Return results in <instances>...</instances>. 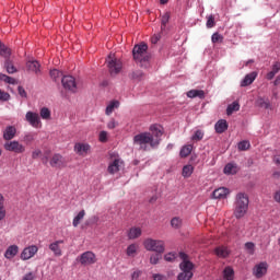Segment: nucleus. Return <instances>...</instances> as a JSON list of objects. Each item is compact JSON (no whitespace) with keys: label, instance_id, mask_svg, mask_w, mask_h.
<instances>
[{"label":"nucleus","instance_id":"obj_1","mask_svg":"<svg viewBox=\"0 0 280 280\" xmlns=\"http://www.w3.org/2000/svg\"><path fill=\"white\" fill-rule=\"evenodd\" d=\"M150 130L151 132H141L133 137V145L142 152H148L150 148H156L161 143L163 131L156 125H152Z\"/></svg>","mask_w":280,"mask_h":280},{"label":"nucleus","instance_id":"obj_2","mask_svg":"<svg viewBox=\"0 0 280 280\" xmlns=\"http://www.w3.org/2000/svg\"><path fill=\"white\" fill-rule=\"evenodd\" d=\"M132 56L136 65H139L141 69H150V58L152 56L148 52V44L141 43L135 45Z\"/></svg>","mask_w":280,"mask_h":280},{"label":"nucleus","instance_id":"obj_3","mask_svg":"<svg viewBox=\"0 0 280 280\" xmlns=\"http://www.w3.org/2000/svg\"><path fill=\"white\" fill-rule=\"evenodd\" d=\"M248 205H250V200L248 199V195L246 192L236 194L233 212L236 220H242V218L248 213Z\"/></svg>","mask_w":280,"mask_h":280},{"label":"nucleus","instance_id":"obj_4","mask_svg":"<svg viewBox=\"0 0 280 280\" xmlns=\"http://www.w3.org/2000/svg\"><path fill=\"white\" fill-rule=\"evenodd\" d=\"M179 257L182 262L179 264V269L182 272L178 273L177 280H191L194 279V262L189 260L187 254L180 252Z\"/></svg>","mask_w":280,"mask_h":280},{"label":"nucleus","instance_id":"obj_5","mask_svg":"<svg viewBox=\"0 0 280 280\" xmlns=\"http://www.w3.org/2000/svg\"><path fill=\"white\" fill-rule=\"evenodd\" d=\"M143 246L145 250H149L151 253H165V242L161 240L145 238L143 241Z\"/></svg>","mask_w":280,"mask_h":280},{"label":"nucleus","instance_id":"obj_6","mask_svg":"<svg viewBox=\"0 0 280 280\" xmlns=\"http://www.w3.org/2000/svg\"><path fill=\"white\" fill-rule=\"evenodd\" d=\"M106 65L110 75H117V73L121 72V69L124 67L121 59L115 57V54L113 52L108 55L106 59Z\"/></svg>","mask_w":280,"mask_h":280},{"label":"nucleus","instance_id":"obj_7","mask_svg":"<svg viewBox=\"0 0 280 280\" xmlns=\"http://www.w3.org/2000/svg\"><path fill=\"white\" fill-rule=\"evenodd\" d=\"M4 150L7 152H14V154H23L25 152V145L16 140H9L4 143Z\"/></svg>","mask_w":280,"mask_h":280},{"label":"nucleus","instance_id":"obj_8","mask_svg":"<svg viewBox=\"0 0 280 280\" xmlns=\"http://www.w3.org/2000/svg\"><path fill=\"white\" fill-rule=\"evenodd\" d=\"M78 260L80 261L81 266H93V264L97 262V257L93 252H85L80 255Z\"/></svg>","mask_w":280,"mask_h":280},{"label":"nucleus","instance_id":"obj_9","mask_svg":"<svg viewBox=\"0 0 280 280\" xmlns=\"http://www.w3.org/2000/svg\"><path fill=\"white\" fill-rule=\"evenodd\" d=\"M253 275L256 279H262V277H266V275H268V262L261 261L256 264L253 268Z\"/></svg>","mask_w":280,"mask_h":280},{"label":"nucleus","instance_id":"obj_10","mask_svg":"<svg viewBox=\"0 0 280 280\" xmlns=\"http://www.w3.org/2000/svg\"><path fill=\"white\" fill-rule=\"evenodd\" d=\"M61 84L66 91H70L71 93H75V91H78V83H75V78L72 75L62 77Z\"/></svg>","mask_w":280,"mask_h":280},{"label":"nucleus","instance_id":"obj_11","mask_svg":"<svg viewBox=\"0 0 280 280\" xmlns=\"http://www.w3.org/2000/svg\"><path fill=\"white\" fill-rule=\"evenodd\" d=\"M25 120L33 128H40V126H43V122L40 121V116L38 115V113L27 112L25 115Z\"/></svg>","mask_w":280,"mask_h":280},{"label":"nucleus","instance_id":"obj_12","mask_svg":"<svg viewBox=\"0 0 280 280\" xmlns=\"http://www.w3.org/2000/svg\"><path fill=\"white\" fill-rule=\"evenodd\" d=\"M50 166L57 167L58 170H62V167H67V162L65 161V158L60 153H55L50 161Z\"/></svg>","mask_w":280,"mask_h":280},{"label":"nucleus","instance_id":"obj_13","mask_svg":"<svg viewBox=\"0 0 280 280\" xmlns=\"http://www.w3.org/2000/svg\"><path fill=\"white\" fill-rule=\"evenodd\" d=\"M36 253H38V246L31 245L22 250L20 258L22 261H27V259H32Z\"/></svg>","mask_w":280,"mask_h":280},{"label":"nucleus","instance_id":"obj_14","mask_svg":"<svg viewBox=\"0 0 280 280\" xmlns=\"http://www.w3.org/2000/svg\"><path fill=\"white\" fill-rule=\"evenodd\" d=\"M74 152L79 156H86L89 152H91V144L83 143V142H77L74 144Z\"/></svg>","mask_w":280,"mask_h":280},{"label":"nucleus","instance_id":"obj_15","mask_svg":"<svg viewBox=\"0 0 280 280\" xmlns=\"http://www.w3.org/2000/svg\"><path fill=\"white\" fill-rule=\"evenodd\" d=\"M60 244H65V241H55L48 245L49 250H51L55 257H62V248L60 247Z\"/></svg>","mask_w":280,"mask_h":280},{"label":"nucleus","instance_id":"obj_16","mask_svg":"<svg viewBox=\"0 0 280 280\" xmlns=\"http://www.w3.org/2000/svg\"><path fill=\"white\" fill-rule=\"evenodd\" d=\"M229 194H231V190H229V188L220 187L213 190L212 198H214V200H224L229 196Z\"/></svg>","mask_w":280,"mask_h":280},{"label":"nucleus","instance_id":"obj_17","mask_svg":"<svg viewBox=\"0 0 280 280\" xmlns=\"http://www.w3.org/2000/svg\"><path fill=\"white\" fill-rule=\"evenodd\" d=\"M121 165H124V162L120 159H115L107 167L108 174H117L121 170Z\"/></svg>","mask_w":280,"mask_h":280},{"label":"nucleus","instance_id":"obj_18","mask_svg":"<svg viewBox=\"0 0 280 280\" xmlns=\"http://www.w3.org/2000/svg\"><path fill=\"white\" fill-rule=\"evenodd\" d=\"M143 233V230L139 226H132L127 233L128 240H139Z\"/></svg>","mask_w":280,"mask_h":280},{"label":"nucleus","instance_id":"obj_19","mask_svg":"<svg viewBox=\"0 0 280 280\" xmlns=\"http://www.w3.org/2000/svg\"><path fill=\"white\" fill-rule=\"evenodd\" d=\"M14 137H16V127L8 126L3 131L4 141H11Z\"/></svg>","mask_w":280,"mask_h":280},{"label":"nucleus","instance_id":"obj_20","mask_svg":"<svg viewBox=\"0 0 280 280\" xmlns=\"http://www.w3.org/2000/svg\"><path fill=\"white\" fill-rule=\"evenodd\" d=\"M214 129L218 135H222L223 132H226V130H229V122H226L225 119H220L215 122Z\"/></svg>","mask_w":280,"mask_h":280},{"label":"nucleus","instance_id":"obj_21","mask_svg":"<svg viewBox=\"0 0 280 280\" xmlns=\"http://www.w3.org/2000/svg\"><path fill=\"white\" fill-rule=\"evenodd\" d=\"M257 80V72L253 71L245 75L244 80L241 82V86H250Z\"/></svg>","mask_w":280,"mask_h":280},{"label":"nucleus","instance_id":"obj_22","mask_svg":"<svg viewBox=\"0 0 280 280\" xmlns=\"http://www.w3.org/2000/svg\"><path fill=\"white\" fill-rule=\"evenodd\" d=\"M16 255H19V246L16 245H10L4 253L5 259H14Z\"/></svg>","mask_w":280,"mask_h":280},{"label":"nucleus","instance_id":"obj_23","mask_svg":"<svg viewBox=\"0 0 280 280\" xmlns=\"http://www.w3.org/2000/svg\"><path fill=\"white\" fill-rule=\"evenodd\" d=\"M27 71L33 73H40V63L37 60H30L26 62Z\"/></svg>","mask_w":280,"mask_h":280},{"label":"nucleus","instance_id":"obj_24","mask_svg":"<svg viewBox=\"0 0 280 280\" xmlns=\"http://www.w3.org/2000/svg\"><path fill=\"white\" fill-rule=\"evenodd\" d=\"M214 254L217 255V257H220L221 259H226V257L231 255V252L229 250L228 247L219 246L214 249Z\"/></svg>","mask_w":280,"mask_h":280},{"label":"nucleus","instance_id":"obj_25","mask_svg":"<svg viewBox=\"0 0 280 280\" xmlns=\"http://www.w3.org/2000/svg\"><path fill=\"white\" fill-rule=\"evenodd\" d=\"M194 150V145L191 144H185L180 151H179V156L180 159H187V156H189V154H191Z\"/></svg>","mask_w":280,"mask_h":280},{"label":"nucleus","instance_id":"obj_26","mask_svg":"<svg viewBox=\"0 0 280 280\" xmlns=\"http://www.w3.org/2000/svg\"><path fill=\"white\" fill-rule=\"evenodd\" d=\"M187 97L194 98L199 97V100H205V91L202 90H190L187 92Z\"/></svg>","mask_w":280,"mask_h":280},{"label":"nucleus","instance_id":"obj_27","mask_svg":"<svg viewBox=\"0 0 280 280\" xmlns=\"http://www.w3.org/2000/svg\"><path fill=\"white\" fill-rule=\"evenodd\" d=\"M235 271L231 267H225L223 270V280H234Z\"/></svg>","mask_w":280,"mask_h":280},{"label":"nucleus","instance_id":"obj_28","mask_svg":"<svg viewBox=\"0 0 280 280\" xmlns=\"http://www.w3.org/2000/svg\"><path fill=\"white\" fill-rule=\"evenodd\" d=\"M84 215H86V211L81 210L73 219L72 226L78 228L80 226V223L82 220H84Z\"/></svg>","mask_w":280,"mask_h":280},{"label":"nucleus","instance_id":"obj_29","mask_svg":"<svg viewBox=\"0 0 280 280\" xmlns=\"http://www.w3.org/2000/svg\"><path fill=\"white\" fill-rule=\"evenodd\" d=\"M224 174L233 175L237 172V165L234 163H228L223 170Z\"/></svg>","mask_w":280,"mask_h":280},{"label":"nucleus","instance_id":"obj_30","mask_svg":"<svg viewBox=\"0 0 280 280\" xmlns=\"http://www.w3.org/2000/svg\"><path fill=\"white\" fill-rule=\"evenodd\" d=\"M115 108H119V102L118 101H112L106 109H105V115H113V110H115Z\"/></svg>","mask_w":280,"mask_h":280},{"label":"nucleus","instance_id":"obj_31","mask_svg":"<svg viewBox=\"0 0 280 280\" xmlns=\"http://www.w3.org/2000/svg\"><path fill=\"white\" fill-rule=\"evenodd\" d=\"M194 174V166L191 164L185 165L182 171L184 178H189Z\"/></svg>","mask_w":280,"mask_h":280},{"label":"nucleus","instance_id":"obj_32","mask_svg":"<svg viewBox=\"0 0 280 280\" xmlns=\"http://www.w3.org/2000/svg\"><path fill=\"white\" fill-rule=\"evenodd\" d=\"M137 250H139V245L137 244H130L127 247V256L128 257H135V255H137Z\"/></svg>","mask_w":280,"mask_h":280},{"label":"nucleus","instance_id":"obj_33","mask_svg":"<svg viewBox=\"0 0 280 280\" xmlns=\"http://www.w3.org/2000/svg\"><path fill=\"white\" fill-rule=\"evenodd\" d=\"M162 259H163V254H161V253L152 254L150 256V264L152 266H156V264H159V261Z\"/></svg>","mask_w":280,"mask_h":280},{"label":"nucleus","instance_id":"obj_34","mask_svg":"<svg viewBox=\"0 0 280 280\" xmlns=\"http://www.w3.org/2000/svg\"><path fill=\"white\" fill-rule=\"evenodd\" d=\"M167 23H170V12H166L162 15V20H161L162 32H165V27H167Z\"/></svg>","mask_w":280,"mask_h":280},{"label":"nucleus","instance_id":"obj_35","mask_svg":"<svg viewBox=\"0 0 280 280\" xmlns=\"http://www.w3.org/2000/svg\"><path fill=\"white\" fill-rule=\"evenodd\" d=\"M240 110V103L237 102H233L232 104H230L226 108V115H231L232 113H235Z\"/></svg>","mask_w":280,"mask_h":280},{"label":"nucleus","instance_id":"obj_36","mask_svg":"<svg viewBox=\"0 0 280 280\" xmlns=\"http://www.w3.org/2000/svg\"><path fill=\"white\" fill-rule=\"evenodd\" d=\"M237 148L241 152H246V150L250 149V142L248 140H243L238 142Z\"/></svg>","mask_w":280,"mask_h":280},{"label":"nucleus","instance_id":"obj_37","mask_svg":"<svg viewBox=\"0 0 280 280\" xmlns=\"http://www.w3.org/2000/svg\"><path fill=\"white\" fill-rule=\"evenodd\" d=\"M171 226L173 229H180V226H183V219L178 218V217H174L171 220Z\"/></svg>","mask_w":280,"mask_h":280},{"label":"nucleus","instance_id":"obj_38","mask_svg":"<svg viewBox=\"0 0 280 280\" xmlns=\"http://www.w3.org/2000/svg\"><path fill=\"white\" fill-rule=\"evenodd\" d=\"M42 119H51V110L47 107H43L39 112Z\"/></svg>","mask_w":280,"mask_h":280},{"label":"nucleus","instance_id":"obj_39","mask_svg":"<svg viewBox=\"0 0 280 280\" xmlns=\"http://www.w3.org/2000/svg\"><path fill=\"white\" fill-rule=\"evenodd\" d=\"M50 78L55 82H58V80H60V78H62V72H60L58 69L50 70Z\"/></svg>","mask_w":280,"mask_h":280},{"label":"nucleus","instance_id":"obj_40","mask_svg":"<svg viewBox=\"0 0 280 280\" xmlns=\"http://www.w3.org/2000/svg\"><path fill=\"white\" fill-rule=\"evenodd\" d=\"M0 80H2V82H5L7 84H15L16 80L12 77H8L7 74H0Z\"/></svg>","mask_w":280,"mask_h":280},{"label":"nucleus","instance_id":"obj_41","mask_svg":"<svg viewBox=\"0 0 280 280\" xmlns=\"http://www.w3.org/2000/svg\"><path fill=\"white\" fill-rule=\"evenodd\" d=\"M205 138V132H202V130H197L195 131L194 136L191 137L192 141H202V139Z\"/></svg>","mask_w":280,"mask_h":280},{"label":"nucleus","instance_id":"obj_42","mask_svg":"<svg viewBox=\"0 0 280 280\" xmlns=\"http://www.w3.org/2000/svg\"><path fill=\"white\" fill-rule=\"evenodd\" d=\"M4 67L8 71V73H16V68L14 67V65H12V62L10 60L5 61Z\"/></svg>","mask_w":280,"mask_h":280},{"label":"nucleus","instance_id":"obj_43","mask_svg":"<svg viewBox=\"0 0 280 280\" xmlns=\"http://www.w3.org/2000/svg\"><path fill=\"white\" fill-rule=\"evenodd\" d=\"M246 250H248L249 255H255V243L248 242L245 244Z\"/></svg>","mask_w":280,"mask_h":280},{"label":"nucleus","instance_id":"obj_44","mask_svg":"<svg viewBox=\"0 0 280 280\" xmlns=\"http://www.w3.org/2000/svg\"><path fill=\"white\" fill-rule=\"evenodd\" d=\"M206 25L209 30H211V27H215V18H213V15L208 16Z\"/></svg>","mask_w":280,"mask_h":280},{"label":"nucleus","instance_id":"obj_45","mask_svg":"<svg viewBox=\"0 0 280 280\" xmlns=\"http://www.w3.org/2000/svg\"><path fill=\"white\" fill-rule=\"evenodd\" d=\"M144 73H143V71H141V70H137V71H135L133 73H132V78L135 79V80H143V78H144Z\"/></svg>","mask_w":280,"mask_h":280},{"label":"nucleus","instance_id":"obj_46","mask_svg":"<svg viewBox=\"0 0 280 280\" xmlns=\"http://www.w3.org/2000/svg\"><path fill=\"white\" fill-rule=\"evenodd\" d=\"M10 100V93L0 90V101L1 102H8Z\"/></svg>","mask_w":280,"mask_h":280},{"label":"nucleus","instance_id":"obj_47","mask_svg":"<svg viewBox=\"0 0 280 280\" xmlns=\"http://www.w3.org/2000/svg\"><path fill=\"white\" fill-rule=\"evenodd\" d=\"M0 56L8 57L10 56V49H8L4 45L0 42Z\"/></svg>","mask_w":280,"mask_h":280},{"label":"nucleus","instance_id":"obj_48","mask_svg":"<svg viewBox=\"0 0 280 280\" xmlns=\"http://www.w3.org/2000/svg\"><path fill=\"white\" fill-rule=\"evenodd\" d=\"M98 140L101 141V143H106V141H108V132L101 131L98 136Z\"/></svg>","mask_w":280,"mask_h":280},{"label":"nucleus","instance_id":"obj_49","mask_svg":"<svg viewBox=\"0 0 280 280\" xmlns=\"http://www.w3.org/2000/svg\"><path fill=\"white\" fill-rule=\"evenodd\" d=\"M271 71L275 72L276 74L279 73V71H280V62L279 61H276L272 63Z\"/></svg>","mask_w":280,"mask_h":280},{"label":"nucleus","instance_id":"obj_50","mask_svg":"<svg viewBox=\"0 0 280 280\" xmlns=\"http://www.w3.org/2000/svg\"><path fill=\"white\" fill-rule=\"evenodd\" d=\"M164 259H165V261H174V259H176V254L168 253V254L164 255Z\"/></svg>","mask_w":280,"mask_h":280},{"label":"nucleus","instance_id":"obj_51","mask_svg":"<svg viewBox=\"0 0 280 280\" xmlns=\"http://www.w3.org/2000/svg\"><path fill=\"white\" fill-rule=\"evenodd\" d=\"M222 35H220V33H214L213 35H212V43H220V42H222Z\"/></svg>","mask_w":280,"mask_h":280},{"label":"nucleus","instance_id":"obj_52","mask_svg":"<svg viewBox=\"0 0 280 280\" xmlns=\"http://www.w3.org/2000/svg\"><path fill=\"white\" fill-rule=\"evenodd\" d=\"M23 141L25 143H32V141H34V135H32V133L25 135Z\"/></svg>","mask_w":280,"mask_h":280},{"label":"nucleus","instance_id":"obj_53","mask_svg":"<svg viewBox=\"0 0 280 280\" xmlns=\"http://www.w3.org/2000/svg\"><path fill=\"white\" fill-rule=\"evenodd\" d=\"M43 154V151H40V149H35L33 152H32V159L36 160L38 159V156H40Z\"/></svg>","mask_w":280,"mask_h":280},{"label":"nucleus","instance_id":"obj_54","mask_svg":"<svg viewBox=\"0 0 280 280\" xmlns=\"http://www.w3.org/2000/svg\"><path fill=\"white\" fill-rule=\"evenodd\" d=\"M107 128L109 130H114V128H117V121H115V119L112 118L107 124Z\"/></svg>","mask_w":280,"mask_h":280},{"label":"nucleus","instance_id":"obj_55","mask_svg":"<svg viewBox=\"0 0 280 280\" xmlns=\"http://www.w3.org/2000/svg\"><path fill=\"white\" fill-rule=\"evenodd\" d=\"M153 280H167V276L161 275V273H154Z\"/></svg>","mask_w":280,"mask_h":280},{"label":"nucleus","instance_id":"obj_56","mask_svg":"<svg viewBox=\"0 0 280 280\" xmlns=\"http://www.w3.org/2000/svg\"><path fill=\"white\" fill-rule=\"evenodd\" d=\"M141 270H136L131 275V280H139V277H141Z\"/></svg>","mask_w":280,"mask_h":280},{"label":"nucleus","instance_id":"obj_57","mask_svg":"<svg viewBox=\"0 0 280 280\" xmlns=\"http://www.w3.org/2000/svg\"><path fill=\"white\" fill-rule=\"evenodd\" d=\"M18 91H19V95H21V97H27V92H25V89H23V86H19Z\"/></svg>","mask_w":280,"mask_h":280},{"label":"nucleus","instance_id":"obj_58","mask_svg":"<svg viewBox=\"0 0 280 280\" xmlns=\"http://www.w3.org/2000/svg\"><path fill=\"white\" fill-rule=\"evenodd\" d=\"M5 218V207L0 206V222Z\"/></svg>","mask_w":280,"mask_h":280},{"label":"nucleus","instance_id":"obj_59","mask_svg":"<svg viewBox=\"0 0 280 280\" xmlns=\"http://www.w3.org/2000/svg\"><path fill=\"white\" fill-rule=\"evenodd\" d=\"M277 74L275 73V72H272V70L271 71H269L267 74H266V80H275V77H276Z\"/></svg>","mask_w":280,"mask_h":280},{"label":"nucleus","instance_id":"obj_60","mask_svg":"<svg viewBox=\"0 0 280 280\" xmlns=\"http://www.w3.org/2000/svg\"><path fill=\"white\" fill-rule=\"evenodd\" d=\"M260 106L262 108H270V102L260 100Z\"/></svg>","mask_w":280,"mask_h":280},{"label":"nucleus","instance_id":"obj_61","mask_svg":"<svg viewBox=\"0 0 280 280\" xmlns=\"http://www.w3.org/2000/svg\"><path fill=\"white\" fill-rule=\"evenodd\" d=\"M159 40H161V36L160 35H154L152 38H151V43L153 45H156L159 43Z\"/></svg>","mask_w":280,"mask_h":280},{"label":"nucleus","instance_id":"obj_62","mask_svg":"<svg viewBox=\"0 0 280 280\" xmlns=\"http://www.w3.org/2000/svg\"><path fill=\"white\" fill-rule=\"evenodd\" d=\"M22 280H34V273L32 272H28L26 273Z\"/></svg>","mask_w":280,"mask_h":280},{"label":"nucleus","instance_id":"obj_63","mask_svg":"<svg viewBox=\"0 0 280 280\" xmlns=\"http://www.w3.org/2000/svg\"><path fill=\"white\" fill-rule=\"evenodd\" d=\"M273 198H275L276 202H280V189L278 191H276Z\"/></svg>","mask_w":280,"mask_h":280},{"label":"nucleus","instance_id":"obj_64","mask_svg":"<svg viewBox=\"0 0 280 280\" xmlns=\"http://www.w3.org/2000/svg\"><path fill=\"white\" fill-rule=\"evenodd\" d=\"M275 86H279L280 84V75L276 78V80L273 81Z\"/></svg>","mask_w":280,"mask_h":280}]
</instances>
